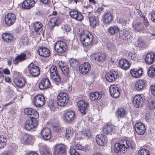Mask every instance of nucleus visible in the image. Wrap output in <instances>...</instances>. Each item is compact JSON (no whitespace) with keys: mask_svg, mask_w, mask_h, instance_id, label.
<instances>
[{"mask_svg":"<svg viewBox=\"0 0 155 155\" xmlns=\"http://www.w3.org/2000/svg\"><path fill=\"white\" fill-rule=\"evenodd\" d=\"M127 35V34L123 31H121L119 33V37L122 39H125Z\"/></svg>","mask_w":155,"mask_h":155,"instance_id":"54","label":"nucleus"},{"mask_svg":"<svg viewBox=\"0 0 155 155\" xmlns=\"http://www.w3.org/2000/svg\"><path fill=\"white\" fill-rule=\"evenodd\" d=\"M51 122L52 126L54 127H57L58 126V122L57 120L54 119L51 120Z\"/></svg>","mask_w":155,"mask_h":155,"instance_id":"58","label":"nucleus"},{"mask_svg":"<svg viewBox=\"0 0 155 155\" xmlns=\"http://www.w3.org/2000/svg\"><path fill=\"white\" fill-rule=\"evenodd\" d=\"M148 106L151 110L155 109V99L149 98L148 99Z\"/></svg>","mask_w":155,"mask_h":155,"instance_id":"44","label":"nucleus"},{"mask_svg":"<svg viewBox=\"0 0 155 155\" xmlns=\"http://www.w3.org/2000/svg\"><path fill=\"white\" fill-rule=\"evenodd\" d=\"M119 64L121 68L125 70L128 69L130 65L127 59H122L120 60Z\"/></svg>","mask_w":155,"mask_h":155,"instance_id":"31","label":"nucleus"},{"mask_svg":"<svg viewBox=\"0 0 155 155\" xmlns=\"http://www.w3.org/2000/svg\"><path fill=\"white\" fill-rule=\"evenodd\" d=\"M35 2L34 0H25L22 4V7L25 9H29L33 7Z\"/></svg>","mask_w":155,"mask_h":155,"instance_id":"29","label":"nucleus"},{"mask_svg":"<svg viewBox=\"0 0 155 155\" xmlns=\"http://www.w3.org/2000/svg\"><path fill=\"white\" fill-rule=\"evenodd\" d=\"M41 153V155H51V151L48 148H43Z\"/></svg>","mask_w":155,"mask_h":155,"instance_id":"51","label":"nucleus"},{"mask_svg":"<svg viewBox=\"0 0 155 155\" xmlns=\"http://www.w3.org/2000/svg\"><path fill=\"white\" fill-rule=\"evenodd\" d=\"M76 148L77 149L83 151H86L87 150V147H84L80 144H77L76 146Z\"/></svg>","mask_w":155,"mask_h":155,"instance_id":"55","label":"nucleus"},{"mask_svg":"<svg viewBox=\"0 0 155 155\" xmlns=\"http://www.w3.org/2000/svg\"><path fill=\"white\" fill-rule=\"evenodd\" d=\"M113 130V126L110 124H106L103 129V132L107 134L110 133Z\"/></svg>","mask_w":155,"mask_h":155,"instance_id":"42","label":"nucleus"},{"mask_svg":"<svg viewBox=\"0 0 155 155\" xmlns=\"http://www.w3.org/2000/svg\"><path fill=\"white\" fill-rule=\"evenodd\" d=\"M30 74L34 77L38 76L40 73L39 68L37 66L31 63L28 66Z\"/></svg>","mask_w":155,"mask_h":155,"instance_id":"12","label":"nucleus"},{"mask_svg":"<svg viewBox=\"0 0 155 155\" xmlns=\"http://www.w3.org/2000/svg\"><path fill=\"white\" fill-rule=\"evenodd\" d=\"M73 130L71 127H69L66 129L65 137L67 139L70 137H71L73 135Z\"/></svg>","mask_w":155,"mask_h":155,"instance_id":"46","label":"nucleus"},{"mask_svg":"<svg viewBox=\"0 0 155 155\" xmlns=\"http://www.w3.org/2000/svg\"><path fill=\"white\" fill-rule=\"evenodd\" d=\"M155 58V54L153 52H150L146 55L145 58V60L147 64H150L153 63Z\"/></svg>","mask_w":155,"mask_h":155,"instance_id":"25","label":"nucleus"},{"mask_svg":"<svg viewBox=\"0 0 155 155\" xmlns=\"http://www.w3.org/2000/svg\"><path fill=\"white\" fill-rule=\"evenodd\" d=\"M50 82L48 78L42 79L39 84V88L41 90L47 89L51 86Z\"/></svg>","mask_w":155,"mask_h":155,"instance_id":"24","label":"nucleus"},{"mask_svg":"<svg viewBox=\"0 0 155 155\" xmlns=\"http://www.w3.org/2000/svg\"><path fill=\"white\" fill-rule=\"evenodd\" d=\"M43 25L39 22H36L34 24V28L37 34H40L39 31H42Z\"/></svg>","mask_w":155,"mask_h":155,"instance_id":"40","label":"nucleus"},{"mask_svg":"<svg viewBox=\"0 0 155 155\" xmlns=\"http://www.w3.org/2000/svg\"><path fill=\"white\" fill-rule=\"evenodd\" d=\"M105 77L107 81L112 82L117 80L119 76L117 71L112 70L106 74Z\"/></svg>","mask_w":155,"mask_h":155,"instance_id":"7","label":"nucleus"},{"mask_svg":"<svg viewBox=\"0 0 155 155\" xmlns=\"http://www.w3.org/2000/svg\"><path fill=\"white\" fill-rule=\"evenodd\" d=\"M2 38L3 40L6 42H11L13 39V36L10 33H5L2 35Z\"/></svg>","mask_w":155,"mask_h":155,"instance_id":"35","label":"nucleus"},{"mask_svg":"<svg viewBox=\"0 0 155 155\" xmlns=\"http://www.w3.org/2000/svg\"><path fill=\"white\" fill-rule=\"evenodd\" d=\"M126 115L125 110L123 108H119L117 110L116 115L118 117L123 118Z\"/></svg>","mask_w":155,"mask_h":155,"instance_id":"43","label":"nucleus"},{"mask_svg":"<svg viewBox=\"0 0 155 155\" xmlns=\"http://www.w3.org/2000/svg\"><path fill=\"white\" fill-rule=\"evenodd\" d=\"M113 20V16L110 12L106 13L103 16V22L105 24H109Z\"/></svg>","mask_w":155,"mask_h":155,"instance_id":"26","label":"nucleus"},{"mask_svg":"<svg viewBox=\"0 0 155 155\" xmlns=\"http://www.w3.org/2000/svg\"><path fill=\"white\" fill-rule=\"evenodd\" d=\"M134 128L136 133L140 135H143L146 131V128L144 125L140 122L136 123L135 125Z\"/></svg>","mask_w":155,"mask_h":155,"instance_id":"19","label":"nucleus"},{"mask_svg":"<svg viewBox=\"0 0 155 155\" xmlns=\"http://www.w3.org/2000/svg\"><path fill=\"white\" fill-rule=\"evenodd\" d=\"M13 81L17 87L21 88L25 86L26 81L23 78H15Z\"/></svg>","mask_w":155,"mask_h":155,"instance_id":"28","label":"nucleus"},{"mask_svg":"<svg viewBox=\"0 0 155 155\" xmlns=\"http://www.w3.org/2000/svg\"><path fill=\"white\" fill-rule=\"evenodd\" d=\"M16 20L15 15L12 13H9L5 16V23L8 25H11L14 23Z\"/></svg>","mask_w":155,"mask_h":155,"instance_id":"15","label":"nucleus"},{"mask_svg":"<svg viewBox=\"0 0 155 155\" xmlns=\"http://www.w3.org/2000/svg\"><path fill=\"white\" fill-rule=\"evenodd\" d=\"M89 96L90 99L92 101H94L96 100H99L101 99V94H100L97 92H95L91 93Z\"/></svg>","mask_w":155,"mask_h":155,"instance_id":"38","label":"nucleus"},{"mask_svg":"<svg viewBox=\"0 0 155 155\" xmlns=\"http://www.w3.org/2000/svg\"><path fill=\"white\" fill-rule=\"evenodd\" d=\"M44 97L41 94L36 95L33 99V103L35 106L37 107L43 106L45 103Z\"/></svg>","mask_w":155,"mask_h":155,"instance_id":"10","label":"nucleus"},{"mask_svg":"<svg viewBox=\"0 0 155 155\" xmlns=\"http://www.w3.org/2000/svg\"><path fill=\"white\" fill-rule=\"evenodd\" d=\"M107 46L108 49L111 51H114L115 48V46L110 43H108Z\"/></svg>","mask_w":155,"mask_h":155,"instance_id":"57","label":"nucleus"},{"mask_svg":"<svg viewBox=\"0 0 155 155\" xmlns=\"http://www.w3.org/2000/svg\"><path fill=\"white\" fill-rule=\"evenodd\" d=\"M84 134L87 137H90L91 136V134L89 130H87L85 131Z\"/></svg>","mask_w":155,"mask_h":155,"instance_id":"64","label":"nucleus"},{"mask_svg":"<svg viewBox=\"0 0 155 155\" xmlns=\"http://www.w3.org/2000/svg\"><path fill=\"white\" fill-rule=\"evenodd\" d=\"M131 75L133 77L138 78L142 75L143 71L142 69H132L130 71Z\"/></svg>","mask_w":155,"mask_h":155,"instance_id":"33","label":"nucleus"},{"mask_svg":"<svg viewBox=\"0 0 155 155\" xmlns=\"http://www.w3.org/2000/svg\"><path fill=\"white\" fill-rule=\"evenodd\" d=\"M144 99L140 94H137L133 98V103L134 106L137 108L141 107L144 103Z\"/></svg>","mask_w":155,"mask_h":155,"instance_id":"9","label":"nucleus"},{"mask_svg":"<svg viewBox=\"0 0 155 155\" xmlns=\"http://www.w3.org/2000/svg\"><path fill=\"white\" fill-rule=\"evenodd\" d=\"M106 58L105 54L101 53L92 54L90 56L91 61L94 62H103L105 61Z\"/></svg>","mask_w":155,"mask_h":155,"instance_id":"6","label":"nucleus"},{"mask_svg":"<svg viewBox=\"0 0 155 155\" xmlns=\"http://www.w3.org/2000/svg\"><path fill=\"white\" fill-rule=\"evenodd\" d=\"M80 38L82 45L84 47H87L92 45L93 36L90 33L84 31L80 34Z\"/></svg>","mask_w":155,"mask_h":155,"instance_id":"2","label":"nucleus"},{"mask_svg":"<svg viewBox=\"0 0 155 155\" xmlns=\"http://www.w3.org/2000/svg\"><path fill=\"white\" fill-rule=\"evenodd\" d=\"M143 22L146 27H147L149 25V22L147 18L145 17H143Z\"/></svg>","mask_w":155,"mask_h":155,"instance_id":"60","label":"nucleus"},{"mask_svg":"<svg viewBox=\"0 0 155 155\" xmlns=\"http://www.w3.org/2000/svg\"><path fill=\"white\" fill-rule=\"evenodd\" d=\"M88 17L90 24L91 26L93 27H95L98 25L99 19L97 17L91 15H89Z\"/></svg>","mask_w":155,"mask_h":155,"instance_id":"32","label":"nucleus"},{"mask_svg":"<svg viewBox=\"0 0 155 155\" xmlns=\"http://www.w3.org/2000/svg\"><path fill=\"white\" fill-rule=\"evenodd\" d=\"M130 147L133 148L132 143L129 140H123L115 144L114 150L118 155H120L121 153H125Z\"/></svg>","mask_w":155,"mask_h":155,"instance_id":"1","label":"nucleus"},{"mask_svg":"<svg viewBox=\"0 0 155 155\" xmlns=\"http://www.w3.org/2000/svg\"><path fill=\"white\" fill-rule=\"evenodd\" d=\"M62 22V20L58 17H53L50 19L49 21V26L53 27L55 25H58Z\"/></svg>","mask_w":155,"mask_h":155,"instance_id":"30","label":"nucleus"},{"mask_svg":"<svg viewBox=\"0 0 155 155\" xmlns=\"http://www.w3.org/2000/svg\"><path fill=\"white\" fill-rule=\"evenodd\" d=\"M42 137L45 140H48L51 138V133L50 129L46 127L42 129L41 132Z\"/></svg>","mask_w":155,"mask_h":155,"instance_id":"21","label":"nucleus"},{"mask_svg":"<svg viewBox=\"0 0 155 155\" xmlns=\"http://www.w3.org/2000/svg\"><path fill=\"white\" fill-rule=\"evenodd\" d=\"M54 49L56 52L59 54H63L68 49L66 43L62 41H58L54 45Z\"/></svg>","mask_w":155,"mask_h":155,"instance_id":"3","label":"nucleus"},{"mask_svg":"<svg viewBox=\"0 0 155 155\" xmlns=\"http://www.w3.org/2000/svg\"><path fill=\"white\" fill-rule=\"evenodd\" d=\"M38 53L40 56L45 58L49 57L50 54L49 50L43 47H40L38 48Z\"/></svg>","mask_w":155,"mask_h":155,"instance_id":"20","label":"nucleus"},{"mask_svg":"<svg viewBox=\"0 0 155 155\" xmlns=\"http://www.w3.org/2000/svg\"><path fill=\"white\" fill-rule=\"evenodd\" d=\"M146 81L143 80H140L137 81L135 84V88L137 91H140L143 89L146 84Z\"/></svg>","mask_w":155,"mask_h":155,"instance_id":"23","label":"nucleus"},{"mask_svg":"<svg viewBox=\"0 0 155 155\" xmlns=\"http://www.w3.org/2000/svg\"><path fill=\"white\" fill-rule=\"evenodd\" d=\"M136 54H135L132 52L129 53L128 55V58L130 59H134L135 58Z\"/></svg>","mask_w":155,"mask_h":155,"instance_id":"59","label":"nucleus"},{"mask_svg":"<svg viewBox=\"0 0 155 155\" xmlns=\"http://www.w3.org/2000/svg\"><path fill=\"white\" fill-rule=\"evenodd\" d=\"M91 70V65L87 62L81 64L79 67V71L82 74L88 73Z\"/></svg>","mask_w":155,"mask_h":155,"instance_id":"18","label":"nucleus"},{"mask_svg":"<svg viewBox=\"0 0 155 155\" xmlns=\"http://www.w3.org/2000/svg\"><path fill=\"white\" fill-rule=\"evenodd\" d=\"M133 28L137 32L143 31L144 29V26L142 23H139L135 24L133 25Z\"/></svg>","mask_w":155,"mask_h":155,"instance_id":"41","label":"nucleus"},{"mask_svg":"<svg viewBox=\"0 0 155 155\" xmlns=\"http://www.w3.org/2000/svg\"><path fill=\"white\" fill-rule=\"evenodd\" d=\"M31 137L30 135L28 134H25L23 135L21 140L23 144H27L31 141Z\"/></svg>","mask_w":155,"mask_h":155,"instance_id":"37","label":"nucleus"},{"mask_svg":"<svg viewBox=\"0 0 155 155\" xmlns=\"http://www.w3.org/2000/svg\"><path fill=\"white\" fill-rule=\"evenodd\" d=\"M64 29L66 32H69L71 29L70 26L68 25H65L64 26Z\"/></svg>","mask_w":155,"mask_h":155,"instance_id":"62","label":"nucleus"},{"mask_svg":"<svg viewBox=\"0 0 155 155\" xmlns=\"http://www.w3.org/2000/svg\"><path fill=\"white\" fill-rule=\"evenodd\" d=\"M138 155H150V152L144 149H142L139 150Z\"/></svg>","mask_w":155,"mask_h":155,"instance_id":"50","label":"nucleus"},{"mask_svg":"<svg viewBox=\"0 0 155 155\" xmlns=\"http://www.w3.org/2000/svg\"><path fill=\"white\" fill-rule=\"evenodd\" d=\"M38 124V122L36 119L27 120L25 123L24 128L26 130H30L36 127Z\"/></svg>","mask_w":155,"mask_h":155,"instance_id":"8","label":"nucleus"},{"mask_svg":"<svg viewBox=\"0 0 155 155\" xmlns=\"http://www.w3.org/2000/svg\"><path fill=\"white\" fill-rule=\"evenodd\" d=\"M147 74L150 77L155 76V65H153L149 68L147 71Z\"/></svg>","mask_w":155,"mask_h":155,"instance_id":"45","label":"nucleus"},{"mask_svg":"<svg viewBox=\"0 0 155 155\" xmlns=\"http://www.w3.org/2000/svg\"><path fill=\"white\" fill-rule=\"evenodd\" d=\"M96 140L97 144L101 146H105L107 141L105 136L102 134L97 135Z\"/></svg>","mask_w":155,"mask_h":155,"instance_id":"17","label":"nucleus"},{"mask_svg":"<svg viewBox=\"0 0 155 155\" xmlns=\"http://www.w3.org/2000/svg\"><path fill=\"white\" fill-rule=\"evenodd\" d=\"M51 78L54 81L57 82L56 84L57 85H58L57 83L60 82L61 81L60 77L58 74L55 75L51 77Z\"/></svg>","mask_w":155,"mask_h":155,"instance_id":"53","label":"nucleus"},{"mask_svg":"<svg viewBox=\"0 0 155 155\" xmlns=\"http://www.w3.org/2000/svg\"><path fill=\"white\" fill-rule=\"evenodd\" d=\"M29 41L27 37H25L20 39L19 43L21 45H28Z\"/></svg>","mask_w":155,"mask_h":155,"instance_id":"49","label":"nucleus"},{"mask_svg":"<svg viewBox=\"0 0 155 155\" xmlns=\"http://www.w3.org/2000/svg\"><path fill=\"white\" fill-rule=\"evenodd\" d=\"M69 99L68 95L65 93H61L57 97V103L58 105L64 106L68 102Z\"/></svg>","mask_w":155,"mask_h":155,"instance_id":"5","label":"nucleus"},{"mask_svg":"<svg viewBox=\"0 0 155 155\" xmlns=\"http://www.w3.org/2000/svg\"><path fill=\"white\" fill-rule=\"evenodd\" d=\"M109 90L110 94L113 97L118 98L120 95L119 87L117 85H110L109 87Z\"/></svg>","mask_w":155,"mask_h":155,"instance_id":"13","label":"nucleus"},{"mask_svg":"<svg viewBox=\"0 0 155 155\" xmlns=\"http://www.w3.org/2000/svg\"><path fill=\"white\" fill-rule=\"evenodd\" d=\"M150 90L152 94L155 95V85H152L150 86Z\"/></svg>","mask_w":155,"mask_h":155,"instance_id":"61","label":"nucleus"},{"mask_svg":"<svg viewBox=\"0 0 155 155\" xmlns=\"http://www.w3.org/2000/svg\"><path fill=\"white\" fill-rule=\"evenodd\" d=\"M69 152L71 155H80L74 148H70Z\"/></svg>","mask_w":155,"mask_h":155,"instance_id":"56","label":"nucleus"},{"mask_svg":"<svg viewBox=\"0 0 155 155\" xmlns=\"http://www.w3.org/2000/svg\"><path fill=\"white\" fill-rule=\"evenodd\" d=\"M24 113L30 118L36 119L39 117L38 112L32 108H25L24 110Z\"/></svg>","mask_w":155,"mask_h":155,"instance_id":"11","label":"nucleus"},{"mask_svg":"<svg viewBox=\"0 0 155 155\" xmlns=\"http://www.w3.org/2000/svg\"><path fill=\"white\" fill-rule=\"evenodd\" d=\"M78 109L83 114H85L89 106V103L83 101H80L78 103Z\"/></svg>","mask_w":155,"mask_h":155,"instance_id":"14","label":"nucleus"},{"mask_svg":"<svg viewBox=\"0 0 155 155\" xmlns=\"http://www.w3.org/2000/svg\"><path fill=\"white\" fill-rule=\"evenodd\" d=\"M7 140V138L6 136L0 135V149L3 148L6 146Z\"/></svg>","mask_w":155,"mask_h":155,"instance_id":"39","label":"nucleus"},{"mask_svg":"<svg viewBox=\"0 0 155 155\" xmlns=\"http://www.w3.org/2000/svg\"><path fill=\"white\" fill-rule=\"evenodd\" d=\"M59 66L63 73L65 76H68L69 73V67L65 64L62 63L61 62L59 63Z\"/></svg>","mask_w":155,"mask_h":155,"instance_id":"34","label":"nucleus"},{"mask_svg":"<svg viewBox=\"0 0 155 155\" xmlns=\"http://www.w3.org/2000/svg\"><path fill=\"white\" fill-rule=\"evenodd\" d=\"M69 62L70 66L73 68L76 67L79 65V62L74 58H71L69 60Z\"/></svg>","mask_w":155,"mask_h":155,"instance_id":"47","label":"nucleus"},{"mask_svg":"<svg viewBox=\"0 0 155 155\" xmlns=\"http://www.w3.org/2000/svg\"><path fill=\"white\" fill-rule=\"evenodd\" d=\"M50 73L51 77L58 74L57 68L55 66H53L50 69Z\"/></svg>","mask_w":155,"mask_h":155,"instance_id":"48","label":"nucleus"},{"mask_svg":"<svg viewBox=\"0 0 155 155\" xmlns=\"http://www.w3.org/2000/svg\"><path fill=\"white\" fill-rule=\"evenodd\" d=\"M119 31V28L117 25L111 26L108 29V32L110 35H114L117 34Z\"/></svg>","mask_w":155,"mask_h":155,"instance_id":"36","label":"nucleus"},{"mask_svg":"<svg viewBox=\"0 0 155 155\" xmlns=\"http://www.w3.org/2000/svg\"><path fill=\"white\" fill-rule=\"evenodd\" d=\"M135 45L136 46L142 48L144 46V43L142 40L139 39L136 42Z\"/></svg>","mask_w":155,"mask_h":155,"instance_id":"52","label":"nucleus"},{"mask_svg":"<svg viewBox=\"0 0 155 155\" xmlns=\"http://www.w3.org/2000/svg\"><path fill=\"white\" fill-rule=\"evenodd\" d=\"M75 116L74 112L72 110L66 111L64 114V119L68 122H72L74 120Z\"/></svg>","mask_w":155,"mask_h":155,"instance_id":"16","label":"nucleus"},{"mask_svg":"<svg viewBox=\"0 0 155 155\" xmlns=\"http://www.w3.org/2000/svg\"><path fill=\"white\" fill-rule=\"evenodd\" d=\"M151 19L152 21L155 22V11H153L152 12Z\"/></svg>","mask_w":155,"mask_h":155,"instance_id":"63","label":"nucleus"},{"mask_svg":"<svg viewBox=\"0 0 155 155\" xmlns=\"http://www.w3.org/2000/svg\"><path fill=\"white\" fill-rule=\"evenodd\" d=\"M53 155H66V146L62 143H59L53 147Z\"/></svg>","mask_w":155,"mask_h":155,"instance_id":"4","label":"nucleus"},{"mask_svg":"<svg viewBox=\"0 0 155 155\" xmlns=\"http://www.w3.org/2000/svg\"><path fill=\"white\" fill-rule=\"evenodd\" d=\"M27 59L26 54L22 53L15 57L14 63L15 64H17L19 63L24 61Z\"/></svg>","mask_w":155,"mask_h":155,"instance_id":"27","label":"nucleus"},{"mask_svg":"<svg viewBox=\"0 0 155 155\" xmlns=\"http://www.w3.org/2000/svg\"><path fill=\"white\" fill-rule=\"evenodd\" d=\"M69 14L71 18L77 21H81L83 18L82 14L78 11L72 10L69 12Z\"/></svg>","mask_w":155,"mask_h":155,"instance_id":"22","label":"nucleus"}]
</instances>
